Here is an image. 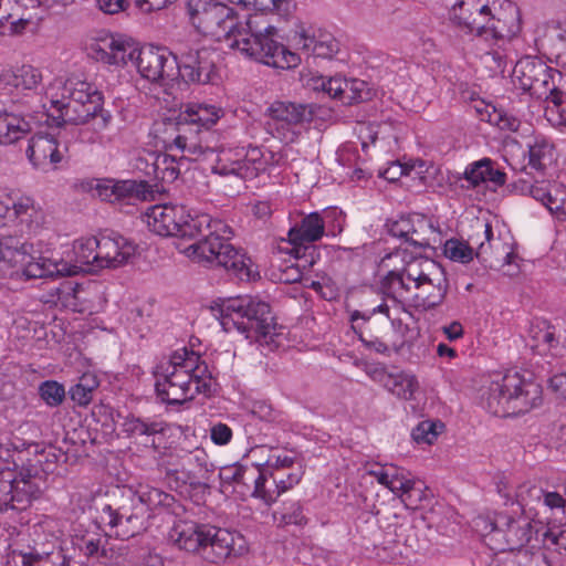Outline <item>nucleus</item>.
<instances>
[{"instance_id":"8","label":"nucleus","mask_w":566,"mask_h":566,"mask_svg":"<svg viewBox=\"0 0 566 566\" xmlns=\"http://www.w3.org/2000/svg\"><path fill=\"white\" fill-rule=\"evenodd\" d=\"M32 249V244L22 242L17 237H0V269L10 271L11 275L21 273L28 280L75 272L65 261L55 262L43 256L35 258L31 253Z\"/></svg>"},{"instance_id":"56","label":"nucleus","mask_w":566,"mask_h":566,"mask_svg":"<svg viewBox=\"0 0 566 566\" xmlns=\"http://www.w3.org/2000/svg\"><path fill=\"white\" fill-rule=\"evenodd\" d=\"M270 475L272 478V484L284 493L300 483L303 476V471L302 467L298 465V468L291 473L284 474L282 472H274L270 473Z\"/></svg>"},{"instance_id":"34","label":"nucleus","mask_w":566,"mask_h":566,"mask_svg":"<svg viewBox=\"0 0 566 566\" xmlns=\"http://www.w3.org/2000/svg\"><path fill=\"white\" fill-rule=\"evenodd\" d=\"M381 381L387 390L405 400L411 399L418 388L416 377L403 371L385 374Z\"/></svg>"},{"instance_id":"50","label":"nucleus","mask_w":566,"mask_h":566,"mask_svg":"<svg viewBox=\"0 0 566 566\" xmlns=\"http://www.w3.org/2000/svg\"><path fill=\"white\" fill-rule=\"evenodd\" d=\"M40 397L50 407L60 406L65 398L63 385L55 380H45L39 387Z\"/></svg>"},{"instance_id":"25","label":"nucleus","mask_w":566,"mask_h":566,"mask_svg":"<svg viewBox=\"0 0 566 566\" xmlns=\"http://www.w3.org/2000/svg\"><path fill=\"white\" fill-rule=\"evenodd\" d=\"M222 114V109L214 105L189 103L179 113L177 124L180 132H186L188 126H196V132L199 133L200 128L209 130Z\"/></svg>"},{"instance_id":"33","label":"nucleus","mask_w":566,"mask_h":566,"mask_svg":"<svg viewBox=\"0 0 566 566\" xmlns=\"http://www.w3.org/2000/svg\"><path fill=\"white\" fill-rule=\"evenodd\" d=\"M83 289L81 284L72 281H63L57 287L50 292L51 302L55 305L70 308L73 312H82L81 307V293Z\"/></svg>"},{"instance_id":"40","label":"nucleus","mask_w":566,"mask_h":566,"mask_svg":"<svg viewBox=\"0 0 566 566\" xmlns=\"http://www.w3.org/2000/svg\"><path fill=\"white\" fill-rule=\"evenodd\" d=\"M184 160V157L177 160L175 156L168 154L157 155L153 164L155 177L163 182H174L180 175V166Z\"/></svg>"},{"instance_id":"58","label":"nucleus","mask_w":566,"mask_h":566,"mask_svg":"<svg viewBox=\"0 0 566 566\" xmlns=\"http://www.w3.org/2000/svg\"><path fill=\"white\" fill-rule=\"evenodd\" d=\"M193 365V369L188 371L189 376H191L192 386L203 385L205 388H202L201 392L210 391V382L207 381V379H210L211 375L208 370L207 364L199 359Z\"/></svg>"},{"instance_id":"60","label":"nucleus","mask_w":566,"mask_h":566,"mask_svg":"<svg viewBox=\"0 0 566 566\" xmlns=\"http://www.w3.org/2000/svg\"><path fill=\"white\" fill-rule=\"evenodd\" d=\"M313 260H305L304 263L302 264V268L305 269L307 265H313ZM302 279L303 272L301 270V264L298 263H292L281 269L280 280L284 283H296L302 281Z\"/></svg>"},{"instance_id":"31","label":"nucleus","mask_w":566,"mask_h":566,"mask_svg":"<svg viewBox=\"0 0 566 566\" xmlns=\"http://www.w3.org/2000/svg\"><path fill=\"white\" fill-rule=\"evenodd\" d=\"M32 130L29 120L23 116L0 112V145L10 146L25 138Z\"/></svg>"},{"instance_id":"29","label":"nucleus","mask_w":566,"mask_h":566,"mask_svg":"<svg viewBox=\"0 0 566 566\" xmlns=\"http://www.w3.org/2000/svg\"><path fill=\"white\" fill-rule=\"evenodd\" d=\"M559 344L556 328L545 319H535L527 331L526 345L538 355H547Z\"/></svg>"},{"instance_id":"45","label":"nucleus","mask_w":566,"mask_h":566,"mask_svg":"<svg viewBox=\"0 0 566 566\" xmlns=\"http://www.w3.org/2000/svg\"><path fill=\"white\" fill-rule=\"evenodd\" d=\"M200 359V356L195 353L193 350H188L187 348H181L179 350H176L169 358V360L165 363H160L156 366L155 371L163 370L166 366H171L175 368H170L172 371H189L193 369V364Z\"/></svg>"},{"instance_id":"27","label":"nucleus","mask_w":566,"mask_h":566,"mask_svg":"<svg viewBox=\"0 0 566 566\" xmlns=\"http://www.w3.org/2000/svg\"><path fill=\"white\" fill-rule=\"evenodd\" d=\"M8 564L9 566H69V559L61 547H53L51 551L33 547L29 552L14 551Z\"/></svg>"},{"instance_id":"4","label":"nucleus","mask_w":566,"mask_h":566,"mask_svg":"<svg viewBox=\"0 0 566 566\" xmlns=\"http://www.w3.org/2000/svg\"><path fill=\"white\" fill-rule=\"evenodd\" d=\"M187 11L192 25L203 34L232 40L231 48L243 53V42H251L262 24V17L250 15L245 23L238 21L237 11L214 0H189Z\"/></svg>"},{"instance_id":"21","label":"nucleus","mask_w":566,"mask_h":566,"mask_svg":"<svg viewBox=\"0 0 566 566\" xmlns=\"http://www.w3.org/2000/svg\"><path fill=\"white\" fill-rule=\"evenodd\" d=\"M432 273L415 285L412 304L424 311L436 308L442 304L448 293L449 282L443 269L440 266L437 272Z\"/></svg>"},{"instance_id":"54","label":"nucleus","mask_w":566,"mask_h":566,"mask_svg":"<svg viewBox=\"0 0 566 566\" xmlns=\"http://www.w3.org/2000/svg\"><path fill=\"white\" fill-rule=\"evenodd\" d=\"M175 144L178 148H181L189 155H193L196 160L199 159L200 157H207L214 153V149L209 147L208 145H203L202 140L193 142L181 134L175 138Z\"/></svg>"},{"instance_id":"48","label":"nucleus","mask_w":566,"mask_h":566,"mask_svg":"<svg viewBox=\"0 0 566 566\" xmlns=\"http://www.w3.org/2000/svg\"><path fill=\"white\" fill-rule=\"evenodd\" d=\"M444 254L452 261L469 263L473 260L474 252L467 242L450 239L444 243Z\"/></svg>"},{"instance_id":"53","label":"nucleus","mask_w":566,"mask_h":566,"mask_svg":"<svg viewBox=\"0 0 566 566\" xmlns=\"http://www.w3.org/2000/svg\"><path fill=\"white\" fill-rule=\"evenodd\" d=\"M416 214L401 216L397 220H388L386 222V228L388 233L392 237L402 239L405 242L408 239L410 231L416 222Z\"/></svg>"},{"instance_id":"43","label":"nucleus","mask_w":566,"mask_h":566,"mask_svg":"<svg viewBox=\"0 0 566 566\" xmlns=\"http://www.w3.org/2000/svg\"><path fill=\"white\" fill-rule=\"evenodd\" d=\"M67 102L90 103L93 102V96H103V94L92 84L86 81H67L64 87Z\"/></svg>"},{"instance_id":"10","label":"nucleus","mask_w":566,"mask_h":566,"mask_svg":"<svg viewBox=\"0 0 566 566\" xmlns=\"http://www.w3.org/2000/svg\"><path fill=\"white\" fill-rule=\"evenodd\" d=\"M324 112L325 109L316 104L275 101L268 108L265 130L272 137L290 144L298 138L306 125L315 118H321Z\"/></svg>"},{"instance_id":"16","label":"nucleus","mask_w":566,"mask_h":566,"mask_svg":"<svg viewBox=\"0 0 566 566\" xmlns=\"http://www.w3.org/2000/svg\"><path fill=\"white\" fill-rule=\"evenodd\" d=\"M219 54L211 48H189L177 54L178 77L187 84L213 83Z\"/></svg>"},{"instance_id":"11","label":"nucleus","mask_w":566,"mask_h":566,"mask_svg":"<svg viewBox=\"0 0 566 566\" xmlns=\"http://www.w3.org/2000/svg\"><path fill=\"white\" fill-rule=\"evenodd\" d=\"M555 77H562V73L549 67L537 57L526 56L521 59L513 69L514 82L538 99H546L554 104L555 95L560 91L555 85Z\"/></svg>"},{"instance_id":"2","label":"nucleus","mask_w":566,"mask_h":566,"mask_svg":"<svg viewBox=\"0 0 566 566\" xmlns=\"http://www.w3.org/2000/svg\"><path fill=\"white\" fill-rule=\"evenodd\" d=\"M88 55L109 65H126L129 61L139 74L153 82L165 83L178 78L177 54L164 48H136L135 43L119 34H102L88 45Z\"/></svg>"},{"instance_id":"42","label":"nucleus","mask_w":566,"mask_h":566,"mask_svg":"<svg viewBox=\"0 0 566 566\" xmlns=\"http://www.w3.org/2000/svg\"><path fill=\"white\" fill-rule=\"evenodd\" d=\"M97 377L93 374H84L69 390L71 399L80 406H86L93 398V392L98 387Z\"/></svg>"},{"instance_id":"44","label":"nucleus","mask_w":566,"mask_h":566,"mask_svg":"<svg viewBox=\"0 0 566 566\" xmlns=\"http://www.w3.org/2000/svg\"><path fill=\"white\" fill-rule=\"evenodd\" d=\"M273 518L277 526L304 525L307 523L303 506L297 501L284 503L280 510L273 512Z\"/></svg>"},{"instance_id":"38","label":"nucleus","mask_w":566,"mask_h":566,"mask_svg":"<svg viewBox=\"0 0 566 566\" xmlns=\"http://www.w3.org/2000/svg\"><path fill=\"white\" fill-rule=\"evenodd\" d=\"M135 493L138 495L140 504L145 507L146 515H149L151 510L170 507L175 503L174 495L149 485H140Z\"/></svg>"},{"instance_id":"12","label":"nucleus","mask_w":566,"mask_h":566,"mask_svg":"<svg viewBox=\"0 0 566 566\" xmlns=\"http://www.w3.org/2000/svg\"><path fill=\"white\" fill-rule=\"evenodd\" d=\"M53 112L48 114L51 126L63 127L64 125H85L94 120L95 129L103 130L108 127L112 122L111 112L104 109L103 96H93V102H64L52 101Z\"/></svg>"},{"instance_id":"64","label":"nucleus","mask_w":566,"mask_h":566,"mask_svg":"<svg viewBox=\"0 0 566 566\" xmlns=\"http://www.w3.org/2000/svg\"><path fill=\"white\" fill-rule=\"evenodd\" d=\"M210 437L213 443L224 446L231 441L232 430L228 424L219 422L211 427Z\"/></svg>"},{"instance_id":"5","label":"nucleus","mask_w":566,"mask_h":566,"mask_svg":"<svg viewBox=\"0 0 566 566\" xmlns=\"http://www.w3.org/2000/svg\"><path fill=\"white\" fill-rule=\"evenodd\" d=\"M542 387L517 371L493 380L481 394L482 407L496 417H517L542 405Z\"/></svg>"},{"instance_id":"39","label":"nucleus","mask_w":566,"mask_h":566,"mask_svg":"<svg viewBox=\"0 0 566 566\" xmlns=\"http://www.w3.org/2000/svg\"><path fill=\"white\" fill-rule=\"evenodd\" d=\"M111 193H115V201L125 199L145 200L149 191V185L146 181L137 180H117L111 185Z\"/></svg>"},{"instance_id":"51","label":"nucleus","mask_w":566,"mask_h":566,"mask_svg":"<svg viewBox=\"0 0 566 566\" xmlns=\"http://www.w3.org/2000/svg\"><path fill=\"white\" fill-rule=\"evenodd\" d=\"M490 174L489 158L470 164L463 174L464 179L469 182L468 187L476 188L481 184L486 182V175Z\"/></svg>"},{"instance_id":"26","label":"nucleus","mask_w":566,"mask_h":566,"mask_svg":"<svg viewBox=\"0 0 566 566\" xmlns=\"http://www.w3.org/2000/svg\"><path fill=\"white\" fill-rule=\"evenodd\" d=\"M296 44L307 55L332 59L339 52V42L327 32L310 33L302 28L295 35Z\"/></svg>"},{"instance_id":"41","label":"nucleus","mask_w":566,"mask_h":566,"mask_svg":"<svg viewBox=\"0 0 566 566\" xmlns=\"http://www.w3.org/2000/svg\"><path fill=\"white\" fill-rule=\"evenodd\" d=\"M553 145L547 140L536 139L533 144L528 145V165L538 171L545 170L553 161Z\"/></svg>"},{"instance_id":"46","label":"nucleus","mask_w":566,"mask_h":566,"mask_svg":"<svg viewBox=\"0 0 566 566\" xmlns=\"http://www.w3.org/2000/svg\"><path fill=\"white\" fill-rule=\"evenodd\" d=\"M344 91L343 104L347 105L369 101L374 95L368 83L358 78L347 80Z\"/></svg>"},{"instance_id":"30","label":"nucleus","mask_w":566,"mask_h":566,"mask_svg":"<svg viewBox=\"0 0 566 566\" xmlns=\"http://www.w3.org/2000/svg\"><path fill=\"white\" fill-rule=\"evenodd\" d=\"M391 269L380 281L381 292L397 302L411 301L415 294L413 282L407 280V275L401 271L398 264L391 263Z\"/></svg>"},{"instance_id":"63","label":"nucleus","mask_w":566,"mask_h":566,"mask_svg":"<svg viewBox=\"0 0 566 566\" xmlns=\"http://www.w3.org/2000/svg\"><path fill=\"white\" fill-rule=\"evenodd\" d=\"M544 542L549 541L560 551L566 552V528L565 527H549L543 534Z\"/></svg>"},{"instance_id":"28","label":"nucleus","mask_w":566,"mask_h":566,"mask_svg":"<svg viewBox=\"0 0 566 566\" xmlns=\"http://www.w3.org/2000/svg\"><path fill=\"white\" fill-rule=\"evenodd\" d=\"M166 423L129 415L123 422V430L128 437L142 439L144 446L157 449L156 436L163 434Z\"/></svg>"},{"instance_id":"52","label":"nucleus","mask_w":566,"mask_h":566,"mask_svg":"<svg viewBox=\"0 0 566 566\" xmlns=\"http://www.w3.org/2000/svg\"><path fill=\"white\" fill-rule=\"evenodd\" d=\"M546 208L558 219L566 220V188L562 185L552 186V196L546 202Z\"/></svg>"},{"instance_id":"55","label":"nucleus","mask_w":566,"mask_h":566,"mask_svg":"<svg viewBox=\"0 0 566 566\" xmlns=\"http://www.w3.org/2000/svg\"><path fill=\"white\" fill-rule=\"evenodd\" d=\"M41 80L42 75L38 69L31 65H23L18 70L15 75V86H22L25 90H33L38 87Z\"/></svg>"},{"instance_id":"47","label":"nucleus","mask_w":566,"mask_h":566,"mask_svg":"<svg viewBox=\"0 0 566 566\" xmlns=\"http://www.w3.org/2000/svg\"><path fill=\"white\" fill-rule=\"evenodd\" d=\"M444 429L441 421L424 420L412 429L411 437L417 443L432 444Z\"/></svg>"},{"instance_id":"32","label":"nucleus","mask_w":566,"mask_h":566,"mask_svg":"<svg viewBox=\"0 0 566 566\" xmlns=\"http://www.w3.org/2000/svg\"><path fill=\"white\" fill-rule=\"evenodd\" d=\"M98 250V238L91 237L86 239L77 240L74 244V254L76 264H69L70 268L74 269L75 272L72 274H55L54 276H73L80 271L91 272L96 271L94 254Z\"/></svg>"},{"instance_id":"9","label":"nucleus","mask_w":566,"mask_h":566,"mask_svg":"<svg viewBox=\"0 0 566 566\" xmlns=\"http://www.w3.org/2000/svg\"><path fill=\"white\" fill-rule=\"evenodd\" d=\"M145 507L138 501V495L130 488H116L111 495V502L101 511L103 523L115 528V534L122 539H128L146 528Z\"/></svg>"},{"instance_id":"37","label":"nucleus","mask_w":566,"mask_h":566,"mask_svg":"<svg viewBox=\"0 0 566 566\" xmlns=\"http://www.w3.org/2000/svg\"><path fill=\"white\" fill-rule=\"evenodd\" d=\"M436 228L430 219L423 214H416V222L410 231L406 243L413 248H431V239L436 238Z\"/></svg>"},{"instance_id":"19","label":"nucleus","mask_w":566,"mask_h":566,"mask_svg":"<svg viewBox=\"0 0 566 566\" xmlns=\"http://www.w3.org/2000/svg\"><path fill=\"white\" fill-rule=\"evenodd\" d=\"M325 233V224L318 212H312L304 217L301 222L292 227L287 232L289 242L292 244V253L295 260L305 256L306 250L314 251V247L306 244L318 241Z\"/></svg>"},{"instance_id":"6","label":"nucleus","mask_w":566,"mask_h":566,"mask_svg":"<svg viewBox=\"0 0 566 566\" xmlns=\"http://www.w3.org/2000/svg\"><path fill=\"white\" fill-rule=\"evenodd\" d=\"M170 538L180 549L197 554L211 564L224 563L242 552L241 545L237 547V541H242L240 535L195 522L177 523L170 532Z\"/></svg>"},{"instance_id":"7","label":"nucleus","mask_w":566,"mask_h":566,"mask_svg":"<svg viewBox=\"0 0 566 566\" xmlns=\"http://www.w3.org/2000/svg\"><path fill=\"white\" fill-rule=\"evenodd\" d=\"M220 323L224 331L237 328L247 338L256 342L275 334V322L270 305L250 295L223 301L220 306Z\"/></svg>"},{"instance_id":"15","label":"nucleus","mask_w":566,"mask_h":566,"mask_svg":"<svg viewBox=\"0 0 566 566\" xmlns=\"http://www.w3.org/2000/svg\"><path fill=\"white\" fill-rule=\"evenodd\" d=\"M361 318L363 324L359 326V338L369 348L377 353H387L389 349L398 353L405 345V338L409 333L408 324L400 318H390L391 332L379 331L377 322L370 316L361 315L359 311H355L350 315V321L356 322Z\"/></svg>"},{"instance_id":"36","label":"nucleus","mask_w":566,"mask_h":566,"mask_svg":"<svg viewBox=\"0 0 566 566\" xmlns=\"http://www.w3.org/2000/svg\"><path fill=\"white\" fill-rule=\"evenodd\" d=\"M181 460L184 468H190L193 463H197L200 467V471H202L200 476L189 472L186 482L192 488L209 489L210 470L208 469L207 454L202 450L197 449L185 453Z\"/></svg>"},{"instance_id":"57","label":"nucleus","mask_w":566,"mask_h":566,"mask_svg":"<svg viewBox=\"0 0 566 566\" xmlns=\"http://www.w3.org/2000/svg\"><path fill=\"white\" fill-rule=\"evenodd\" d=\"M542 495L543 490L528 482L518 485L515 492L516 502L522 507L528 506L534 501H539Z\"/></svg>"},{"instance_id":"59","label":"nucleus","mask_w":566,"mask_h":566,"mask_svg":"<svg viewBox=\"0 0 566 566\" xmlns=\"http://www.w3.org/2000/svg\"><path fill=\"white\" fill-rule=\"evenodd\" d=\"M417 482L409 479L408 475L396 479L395 481H390L389 490L395 494H400L401 496H406L410 499L412 496V492H420V488H416Z\"/></svg>"},{"instance_id":"35","label":"nucleus","mask_w":566,"mask_h":566,"mask_svg":"<svg viewBox=\"0 0 566 566\" xmlns=\"http://www.w3.org/2000/svg\"><path fill=\"white\" fill-rule=\"evenodd\" d=\"M253 470L258 475L252 478L254 483L252 495L261 499L268 505L272 504L282 494V491L272 484L271 472H268L262 464H256Z\"/></svg>"},{"instance_id":"13","label":"nucleus","mask_w":566,"mask_h":566,"mask_svg":"<svg viewBox=\"0 0 566 566\" xmlns=\"http://www.w3.org/2000/svg\"><path fill=\"white\" fill-rule=\"evenodd\" d=\"M276 31V28L262 22L251 42H243V54L276 69L297 66L300 56L274 39Z\"/></svg>"},{"instance_id":"20","label":"nucleus","mask_w":566,"mask_h":566,"mask_svg":"<svg viewBox=\"0 0 566 566\" xmlns=\"http://www.w3.org/2000/svg\"><path fill=\"white\" fill-rule=\"evenodd\" d=\"M399 262L401 263L399 268L407 275V280L413 282V285L423 281L424 277L433 274L432 272H437V269L440 268V264L432 259L413 255L407 249L401 248L396 249L381 260L384 268H390L391 263L398 264Z\"/></svg>"},{"instance_id":"17","label":"nucleus","mask_w":566,"mask_h":566,"mask_svg":"<svg viewBox=\"0 0 566 566\" xmlns=\"http://www.w3.org/2000/svg\"><path fill=\"white\" fill-rule=\"evenodd\" d=\"M170 365L160 371H154L157 397L167 405L180 406L201 394L203 385L192 386L191 376L185 370L172 371Z\"/></svg>"},{"instance_id":"23","label":"nucleus","mask_w":566,"mask_h":566,"mask_svg":"<svg viewBox=\"0 0 566 566\" xmlns=\"http://www.w3.org/2000/svg\"><path fill=\"white\" fill-rule=\"evenodd\" d=\"M27 156L34 168L44 171L49 167L56 168L64 157L57 140L48 134H36L30 138Z\"/></svg>"},{"instance_id":"61","label":"nucleus","mask_w":566,"mask_h":566,"mask_svg":"<svg viewBox=\"0 0 566 566\" xmlns=\"http://www.w3.org/2000/svg\"><path fill=\"white\" fill-rule=\"evenodd\" d=\"M346 81L347 80L342 78L340 76H334L329 77L328 80H323L322 90L326 92L331 97L337 98L343 102Z\"/></svg>"},{"instance_id":"14","label":"nucleus","mask_w":566,"mask_h":566,"mask_svg":"<svg viewBox=\"0 0 566 566\" xmlns=\"http://www.w3.org/2000/svg\"><path fill=\"white\" fill-rule=\"evenodd\" d=\"M262 157V151L258 147L222 148L218 153L212 171L240 181L252 180L264 169Z\"/></svg>"},{"instance_id":"49","label":"nucleus","mask_w":566,"mask_h":566,"mask_svg":"<svg viewBox=\"0 0 566 566\" xmlns=\"http://www.w3.org/2000/svg\"><path fill=\"white\" fill-rule=\"evenodd\" d=\"M251 471H254L253 468L249 469L248 467L235 463L221 468L219 471V478L223 484H247L248 478H253Z\"/></svg>"},{"instance_id":"62","label":"nucleus","mask_w":566,"mask_h":566,"mask_svg":"<svg viewBox=\"0 0 566 566\" xmlns=\"http://www.w3.org/2000/svg\"><path fill=\"white\" fill-rule=\"evenodd\" d=\"M516 563L518 566H523V562L526 566H551L547 557L543 553H532L527 549L520 551L516 555Z\"/></svg>"},{"instance_id":"24","label":"nucleus","mask_w":566,"mask_h":566,"mask_svg":"<svg viewBox=\"0 0 566 566\" xmlns=\"http://www.w3.org/2000/svg\"><path fill=\"white\" fill-rule=\"evenodd\" d=\"M181 213L182 205H155L147 209L143 216V221L154 233L161 237H172L178 230L175 220L178 219Z\"/></svg>"},{"instance_id":"3","label":"nucleus","mask_w":566,"mask_h":566,"mask_svg":"<svg viewBox=\"0 0 566 566\" xmlns=\"http://www.w3.org/2000/svg\"><path fill=\"white\" fill-rule=\"evenodd\" d=\"M452 19L465 33L491 43L521 31L520 9L512 0H460L452 8Z\"/></svg>"},{"instance_id":"1","label":"nucleus","mask_w":566,"mask_h":566,"mask_svg":"<svg viewBox=\"0 0 566 566\" xmlns=\"http://www.w3.org/2000/svg\"><path fill=\"white\" fill-rule=\"evenodd\" d=\"M175 223L178 230L172 237L195 240L190 249L198 258L224 268L241 281H249L253 276L251 259L230 242L233 231L224 221L207 213L192 216L182 206V213Z\"/></svg>"},{"instance_id":"18","label":"nucleus","mask_w":566,"mask_h":566,"mask_svg":"<svg viewBox=\"0 0 566 566\" xmlns=\"http://www.w3.org/2000/svg\"><path fill=\"white\" fill-rule=\"evenodd\" d=\"M490 526L491 531L488 534L490 541H499L500 537L504 539L493 549H517L520 552L532 538V524L526 521H517L501 514L494 522L490 523Z\"/></svg>"},{"instance_id":"22","label":"nucleus","mask_w":566,"mask_h":566,"mask_svg":"<svg viewBox=\"0 0 566 566\" xmlns=\"http://www.w3.org/2000/svg\"><path fill=\"white\" fill-rule=\"evenodd\" d=\"M135 247L122 235L98 238V250L94 254L95 268H117L125 264L134 255Z\"/></svg>"}]
</instances>
